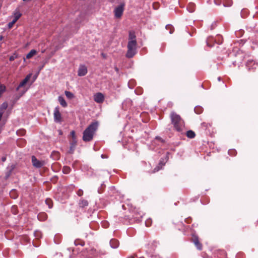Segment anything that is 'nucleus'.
I'll use <instances>...</instances> for the list:
<instances>
[{"label": "nucleus", "instance_id": "22", "mask_svg": "<svg viewBox=\"0 0 258 258\" xmlns=\"http://www.w3.org/2000/svg\"><path fill=\"white\" fill-rule=\"evenodd\" d=\"M37 217H38V219L39 220L43 221V220H45L46 219L47 216L45 213H41V214H38Z\"/></svg>", "mask_w": 258, "mask_h": 258}, {"label": "nucleus", "instance_id": "31", "mask_svg": "<svg viewBox=\"0 0 258 258\" xmlns=\"http://www.w3.org/2000/svg\"><path fill=\"white\" fill-rule=\"evenodd\" d=\"M247 13H248V11L247 10H246V9L242 10V11L241 12V17L243 18L247 16Z\"/></svg>", "mask_w": 258, "mask_h": 258}, {"label": "nucleus", "instance_id": "26", "mask_svg": "<svg viewBox=\"0 0 258 258\" xmlns=\"http://www.w3.org/2000/svg\"><path fill=\"white\" fill-rule=\"evenodd\" d=\"M45 203L48 205L49 208H51L53 206L52 201L50 199H46Z\"/></svg>", "mask_w": 258, "mask_h": 258}, {"label": "nucleus", "instance_id": "20", "mask_svg": "<svg viewBox=\"0 0 258 258\" xmlns=\"http://www.w3.org/2000/svg\"><path fill=\"white\" fill-rule=\"evenodd\" d=\"M76 145V141H74L72 142V143L71 144V147L69 151V153L72 154L73 153L74 151V148Z\"/></svg>", "mask_w": 258, "mask_h": 258}, {"label": "nucleus", "instance_id": "4", "mask_svg": "<svg viewBox=\"0 0 258 258\" xmlns=\"http://www.w3.org/2000/svg\"><path fill=\"white\" fill-rule=\"evenodd\" d=\"M31 77V74L28 75L19 84L16 88L17 91H19L18 95L16 97L17 99H19L28 90V88L26 86V84L30 80Z\"/></svg>", "mask_w": 258, "mask_h": 258}, {"label": "nucleus", "instance_id": "40", "mask_svg": "<svg viewBox=\"0 0 258 258\" xmlns=\"http://www.w3.org/2000/svg\"><path fill=\"white\" fill-rule=\"evenodd\" d=\"M14 23L12 21L8 24V27L9 29H11L13 26Z\"/></svg>", "mask_w": 258, "mask_h": 258}, {"label": "nucleus", "instance_id": "11", "mask_svg": "<svg viewBox=\"0 0 258 258\" xmlns=\"http://www.w3.org/2000/svg\"><path fill=\"white\" fill-rule=\"evenodd\" d=\"M193 242L194 243L195 245L197 247V249L199 250H201L203 248V245L199 241L198 237H195L193 238Z\"/></svg>", "mask_w": 258, "mask_h": 258}, {"label": "nucleus", "instance_id": "41", "mask_svg": "<svg viewBox=\"0 0 258 258\" xmlns=\"http://www.w3.org/2000/svg\"><path fill=\"white\" fill-rule=\"evenodd\" d=\"M71 135L73 138V139H75V132L74 131H72L71 132Z\"/></svg>", "mask_w": 258, "mask_h": 258}, {"label": "nucleus", "instance_id": "6", "mask_svg": "<svg viewBox=\"0 0 258 258\" xmlns=\"http://www.w3.org/2000/svg\"><path fill=\"white\" fill-rule=\"evenodd\" d=\"M54 120L55 122L60 123L62 121L61 114L59 111V107L56 106L55 107L53 112Z\"/></svg>", "mask_w": 258, "mask_h": 258}, {"label": "nucleus", "instance_id": "2", "mask_svg": "<svg viewBox=\"0 0 258 258\" xmlns=\"http://www.w3.org/2000/svg\"><path fill=\"white\" fill-rule=\"evenodd\" d=\"M137 42L136 36L134 32L130 31L128 35V41L127 43V51L126 57L132 58L137 53Z\"/></svg>", "mask_w": 258, "mask_h": 258}, {"label": "nucleus", "instance_id": "18", "mask_svg": "<svg viewBox=\"0 0 258 258\" xmlns=\"http://www.w3.org/2000/svg\"><path fill=\"white\" fill-rule=\"evenodd\" d=\"M186 135L188 138L193 139L195 137L196 134L194 131L191 130H189L186 132Z\"/></svg>", "mask_w": 258, "mask_h": 258}, {"label": "nucleus", "instance_id": "19", "mask_svg": "<svg viewBox=\"0 0 258 258\" xmlns=\"http://www.w3.org/2000/svg\"><path fill=\"white\" fill-rule=\"evenodd\" d=\"M233 4L232 0H224L223 6L224 7H230Z\"/></svg>", "mask_w": 258, "mask_h": 258}, {"label": "nucleus", "instance_id": "5", "mask_svg": "<svg viewBox=\"0 0 258 258\" xmlns=\"http://www.w3.org/2000/svg\"><path fill=\"white\" fill-rule=\"evenodd\" d=\"M125 6V2H121L119 5L115 7L113 13L114 17L116 18H120L122 16L123 11L124 10V7Z\"/></svg>", "mask_w": 258, "mask_h": 258}, {"label": "nucleus", "instance_id": "17", "mask_svg": "<svg viewBox=\"0 0 258 258\" xmlns=\"http://www.w3.org/2000/svg\"><path fill=\"white\" fill-rule=\"evenodd\" d=\"M195 8H196V6H195V4L189 3L187 7V10L190 13H192L195 11Z\"/></svg>", "mask_w": 258, "mask_h": 258}, {"label": "nucleus", "instance_id": "45", "mask_svg": "<svg viewBox=\"0 0 258 258\" xmlns=\"http://www.w3.org/2000/svg\"><path fill=\"white\" fill-rule=\"evenodd\" d=\"M159 170V167H156V168L154 169V172H156V171H158Z\"/></svg>", "mask_w": 258, "mask_h": 258}, {"label": "nucleus", "instance_id": "16", "mask_svg": "<svg viewBox=\"0 0 258 258\" xmlns=\"http://www.w3.org/2000/svg\"><path fill=\"white\" fill-rule=\"evenodd\" d=\"M132 105V101L130 99H126L122 103L123 107L126 109L128 107Z\"/></svg>", "mask_w": 258, "mask_h": 258}, {"label": "nucleus", "instance_id": "37", "mask_svg": "<svg viewBox=\"0 0 258 258\" xmlns=\"http://www.w3.org/2000/svg\"><path fill=\"white\" fill-rule=\"evenodd\" d=\"M3 109H7V108L8 107V104L6 102H4L2 104V107H1Z\"/></svg>", "mask_w": 258, "mask_h": 258}, {"label": "nucleus", "instance_id": "52", "mask_svg": "<svg viewBox=\"0 0 258 258\" xmlns=\"http://www.w3.org/2000/svg\"><path fill=\"white\" fill-rule=\"evenodd\" d=\"M218 80L220 81V77H219L218 78Z\"/></svg>", "mask_w": 258, "mask_h": 258}, {"label": "nucleus", "instance_id": "50", "mask_svg": "<svg viewBox=\"0 0 258 258\" xmlns=\"http://www.w3.org/2000/svg\"><path fill=\"white\" fill-rule=\"evenodd\" d=\"M217 43H218V44H219L222 43V42H220V41H219V42H217Z\"/></svg>", "mask_w": 258, "mask_h": 258}, {"label": "nucleus", "instance_id": "49", "mask_svg": "<svg viewBox=\"0 0 258 258\" xmlns=\"http://www.w3.org/2000/svg\"><path fill=\"white\" fill-rule=\"evenodd\" d=\"M115 70L116 71H118V68L117 67H116L115 68Z\"/></svg>", "mask_w": 258, "mask_h": 258}, {"label": "nucleus", "instance_id": "12", "mask_svg": "<svg viewBox=\"0 0 258 258\" xmlns=\"http://www.w3.org/2000/svg\"><path fill=\"white\" fill-rule=\"evenodd\" d=\"M119 244L118 240L112 238L110 241V245L112 248H116L118 247Z\"/></svg>", "mask_w": 258, "mask_h": 258}, {"label": "nucleus", "instance_id": "39", "mask_svg": "<svg viewBox=\"0 0 258 258\" xmlns=\"http://www.w3.org/2000/svg\"><path fill=\"white\" fill-rule=\"evenodd\" d=\"M75 244L76 245H78V244H81V245H84V242H81L80 243L78 242V241L77 240H75Z\"/></svg>", "mask_w": 258, "mask_h": 258}, {"label": "nucleus", "instance_id": "13", "mask_svg": "<svg viewBox=\"0 0 258 258\" xmlns=\"http://www.w3.org/2000/svg\"><path fill=\"white\" fill-rule=\"evenodd\" d=\"M79 206L82 208L86 207L88 206V202L86 200L81 199L79 202Z\"/></svg>", "mask_w": 258, "mask_h": 258}, {"label": "nucleus", "instance_id": "24", "mask_svg": "<svg viewBox=\"0 0 258 258\" xmlns=\"http://www.w3.org/2000/svg\"><path fill=\"white\" fill-rule=\"evenodd\" d=\"M10 197L14 199H16L18 196L17 192L15 190H12L10 192Z\"/></svg>", "mask_w": 258, "mask_h": 258}, {"label": "nucleus", "instance_id": "48", "mask_svg": "<svg viewBox=\"0 0 258 258\" xmlns=\"http://www.w3.org/2000/svg\"><path fill=\"white\" fill-rule=\"evenodd\" d=\"M156 139H157V140H160V141H161L162 142L163 141V140H162L160 138H159V137H156Z\"/></svg>", "mask_w": 258, "mask_h": 258}, {"label": "nucleus", "instance_id": "1", "mask_svg": "<svg viewBox=\"0 0 258 258\" xmlns=\"http://www.w3.org/2000/svg\"><path fill=\"white\" fill-rule=\"evenodd\" d=\"M170 118L174 130L182 133L185 130V123L183 119L179 115L173 111L171 112Z\"/></svg>", "mask_w": 258, "mask_h": 258}, {"label": "nucleus", "instance_id": "44", "mask_svg": "<svg viewBox=\"0 0 258 258\" xmlns=\"http://www.w3.org/2000/svg\"><path fill=\"white\" fill-rule=\"evenodd\" d=\"M18 19L14 17V19H13L12 22L15 24L18 21Z\"/></svg>", "mask_w": 258, "mask_h": 258}, {"label": "nucleus", "instance_id": "46", "mask_svg": "<svg viewBox=\"0 0 258 258\" xmlns=\"http://www.w3.org/2000/svg\"><path fill=\"white\" fill-rule=\"evenodd\" d=\"M3 114V112L2 111L0 110V120H1V118L2 117Z\"/></svg>", "mask_w": 258, "mask_h": 258}, {"label": "nucleus", "instance_id": "33", "mask_svg": "<svg viewBox=\"0 0 258 258\" xmlns=\"http://www.w3.org/2000/svg\"><path fill=\"white\" fill-rule=\"evenodd\" d=\"M152 220L150 219H147L145 222L146 226L149 227L151 225Z\"/></svg>", "mask_w": 258, "mask_h": 258}, {"label": "nucleus", "instance_id": "38", "mask_svg": "<svg viewBox=\"0 0 258 258\" xmlns=\"http://www.w3.org/2000/svg\"><path fill=\"white\" fill-rule=\"evenodd\" d=\"M222 0H214V3L217 5H220L221 4Z\"/></svg>", "mask_w": 258, "mask_h": 258}, {"label": "nucleus", "instance_id": "32", "mask_svg": "<svg viewBox=\"0 0 258 258\" xmlns=\"http://www.w3.org/2000/svg\"><path fill=\"white\" fill-rule=\"evenodd\" d=\"M228 154L230 156H235L236 154V151L235 150H230L228 151Z\"/></svg>", "mask_w": 258, "mask_h": 258}, {"label": "nucleus", "instance_id": "10", "mask_svg": "<svg viewBox=\"0 0 258 258\" xmlns=\"http://www.w3.org/2000/svg\"><path fill=\"white\" fill-rule=\"evenodd\" d=\"M87 68L85 65H80L78 71V75L82 77L84 76L87 73Z\"/></svg>", "mask_w": 258, "mask_h": 258}, {"label": "nucleus", "instance_id": "42", "mask_svg": "<svg viewBox=\"0 0 258 258\" xmlns=\"http://www.w3.org/2000/svg\"><path fill=\"white\" fill-rule=\"evenodd\" d=\"M16 58V56H14V55H12V56H11L9 58V60L10 61H13L15 60V59Z\"/></svg>", "mask_w": 258, "mask_h": 258}, {"label": "nucleus", "instance_id": "30", "mask_svg": "<svg viewBox=\"0 0 258 258\" xmlns=\"http://www.w3.org/2000/svg\"><path fill=\"white\" fill-rule=\"evenodd\" d=\"M213 41V39L212 37H209L207 39V44L209 47H211L213 46V45L211 44V42Z\"/></svg>", "mask_w": 258, "mask_h": 258}, {"label": "nucleus", "instance_id": "43", "mask_svg": "<svg viewBox=\"0 0 258 258\" xmlns=\"http://www.w3.org/2000/svg\"><path fill=\"white\" fill-rule=\"evenodd\" d=\"M18 19L14 17V19H13L12 22L15 24L18 21Z\"/></svg>", "mask_w": 258, "mask_h": 258}, {"label": "nucleus", "instance_id": "14", "mask_svg": "<svg viewBox=\"0 0 258 258\" xmlns=\"http://www.w3.org/2000/svg\"><path fill=\"white\" fill-rule=\"evenodd\" d=\"M37 51L35 49H32L26 56V58H24V60H25V59H30L33 56L37 54Z\"/></svg>", "mask_w": 258, "mask_h": 258}, {"label": "nucleus", "instance_id": "21", "mask_svg": "<svg viewBox=\"0 0 258 258\" xmlns=\"http://www.w3.org/2000/svg\"><path fill=\"white\" fill-rule=\"evenodd\" d=\"M166 29L169 31L170 34H172L174 31L173 26L171 25H167L166 26Z\"/></svg>", "mask_w": 258, "mask_h": 258}, {"label": "nucleus", "instance_id": "28", "mask_svg": "<svg viewBox=\"0 0 258 258\" xmlns=\"http://www.w3.org/2000/svg\"><path fill=\"white\" fill-rule=\"evenodd\" d=\"M6 91V86L0 83V97H1L3 93Z\"/></svg>", "mask_w": 258, "mask_h": 258}, {"label": "nucleus", "instance_id": "8", "mask_svg": "<svg viewBox=\"0 0 258 258\" xmlns=\"http://www.w3.org/2000/svg\"><path fill=\"white\" fill-rule=\"evenodd\" d=\"M246 66L248 71H254V70L256 69L257 66V64L253 60L249 59L247 60Z\"/></svg>", "mask_w": 258, "mask_h": 258}, {"label": "nucleus", "instance_id": "15", "mask_svg": "<svg viewBox=\"0 0 258 258\" xmlns=\"http://www.w3.org/2000/svg\"><path fill=\"white\" fill-rule=\"evenodd\" d=\"M58 100L59 103H60V104L63 107H66L68 106L67 103L66 102L65 99H64V98L62 96H59L58 97Z\"/></svg>", "mask_w": 258, "mask_h": 258}, {"label": "nucleus", "instance_id": "36", "mask_svg": "<svg viewBox=\"0 0 258 258\" xmlns=\"http://www.w3.org/2000/svg\"><path fill=\"white\" fill-rule=\"evenodd\" d=\"M109 1L111 3H120L121 2H125L124 0H109Z\"/></svg>", "mask_w": 258, "mask_h": 258}, {"label": "nucleus", "instance_id": "34", "mask_svg": "<svg viewBox=\"0 0 258 258\" xmlns=\"http://www.w3.org/2000/svg\"><path fill=\"white\" fill-rule=\"evenodd\" d=\"M21 15H22L20 12H17L15 13L14 17L17 18V19H19L21 17Z\"/></svg>", "mask_w": 258, "mask_h": 258}, {"label": "nucleus", "instance_id": "27", "mask_svg": "<svg viewBox=\"0 0 258 258\" xmlns=\"http://www.w3.org/2000/svg\"><path fill=\"white\" fill-rule=\"evenodd\" d=\"M64 93L66 96L69 99H72L74 97V94L70 91H66Z\"/></svg>", "mask_w": 258, "mask_h": 258}, {"label": "nucleus", "instance_id": "3", "mask_svg": "<svg viewBox=\"0 0 258 258\" xmlns=\"http://www.w3.org/2000/svg\"><path fill=\"white\" fill-rule=\"evenodd\" d=\"M98 122H94L91 123L83 132V140L85 142H89L93 138L95 132L98 127Z\"/></svg>", "mask_w": 258, "mask_h": 258}, {"label": "nucleus", "instance_id": "51", "mask_svg": "<svg viewBox=\"0 0 258 258\" xmlns=\"http://www.w3.org/2000/svg\"><path fill=\"white\" fill-rule=\"evenodd\" d=\"M2 39H3V37L2 36L0 37V39L2 40Z\"/></svg>", "mask_w": 258, "mask_h": 258}, {"label": "nucleus", "instance_id": "7", "mask_svg": "<svg viewBox=\"0 0 258 258\" xmlns=\"http://www.w3.org/2000/svg\"><path fill=\"white\" fill-rule=\"evenodd\" d=\"M32 163L33 166L36 168H41L44 165V162L38 160L35 156H32Z\"/></svg>", "mask_w": 258, "mask_h": 258}, {"label": "nucleus", "instance_id": "9", "mask_svg": "<svg viewBox=\"0 0 258 258\" xmlns=\"http://www.w3.org/2000/svg\"><path fill=\"white\" fill-rule=\"evenodd\" d=\"M94 101L98 103H101L104 100V96L101 93H97L94 95Z\"/></svg>", "mask_w": 258, "mask_h": 258}, {"label": "nucleus", "instance_id": "35", "mask_svg": "<svg viewBox=\"0 0 258 258\" xmlns=\"http://www.w3.org/2000/svg\"><path fill=\"white\" fill-rule=\"evenodd\" d=\"M83 193H84L83 190L81 189H79L77 192V194L79 197L82 196L83 195Z\"/></svg>", "mask_w": 258, "mask_h": 258}, {"label": "nucleus", "instance_id": "23", "mask_svg": "<svg viewBox=\"0 0 258 258\" xmlns=\"http://www.w3.org/2000/svg\"><path fill=\"white\" fill-rule=\"evenodd\" d=\"M195 112L197 113V114H201L203 111V109L202 107H201V106H196L195 108Z\"/></svg>", "mask_w": 258, "mask_h": 258}, {"label": "nucleus", "instance_id": "29", "mask_svg": "<svg viewBox=\"0 0 258 258\" xmlns=\"http://www.w3.org/2000/svg\"><path fill=\"white\" fill-rule=\"evenodd\" d=\"M201 125L202 126L203 128H205V129H207L209 127L211 126V124L210 123H207V122H203L202 124H201Z\"/></svg>", "mask_w": 258, "mask_h": 258}, {"label": "nucleus", "instance_id": "47", "mask_svg": "<svg viewBox=\"0 0 258 258\" xmlns=\"http://www.w3.org/2000/svg\"><path fill=\"white\" fill-rule=\"evenodd\" d=\"M6 158L5 157H4L2 158V161L3 162H5L6 161Z\"/></svg>", "mask_w": 258, "mask_h": 258}, {"label": "nucleus", "instance_id": "25", "mask_svg": "<svg viewBox=\"0 0 258 258\" xmlns=\"http://www.w3.org/2000/svg\"><path fill=\"white\" fill-rule=\"evenodd\" d=\"M71 170V169L70 167L69 166H64L62 168V172L64 174H69Z\"/></svg>", "mask_w": 258, "mask_h": 258}]
</instances>
